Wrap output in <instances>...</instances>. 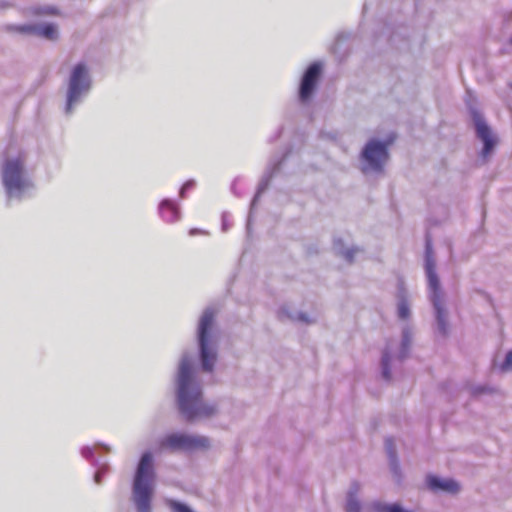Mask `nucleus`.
I'll return each mask as SVG.
<instances>
[{
  "label": "nucleus",
  "mask_w": 512,
  "mask_h": 512,
  "mask_svg": "<svg viewBox=\"0 0 512 512\" xmlns=\"http://www.w3.org/2000/svg\"><path fill=\"white\" fill-rule=\"evenodd\" d=\"M495 391H496L495 388H492V387H489L486 385H477L471 389V394H472V396L477 397V396H480L485 393L491 394Z\"/></svg>",
  "instance_id": "obj_30"
},
{
  "label": "nucleus",
  "mask_w": 512,
  "mask_h": 512,
  "mask_svg": "<svg viewBox=\"0 0 512 512\" xmlns=\"http://www.w3.org/2000/svg\"><path fill=\"white\" fill-rule=\"evenodd\" d=\"M19 31L25 34L41 36L48 40L58 37L57 26L53 23L25 24L19 27Z\"/></svg>",
  "instance_id": "obj_16"
},
{
  "label": "nucleus",
  "mask_w": 512,
  "mask_h": 512,
  "mask_svg": "<svg viewBox=\"0 0 512 512\" xmlns=\"http://www.w3.org/2000/svg\"><path fill=\"white\" fill-rule=\"evenodd\" d=\"M96 468V471L94 473V482L96 484H101L104 476L109 472L110 466L107 462H101L99 461L98 466H94Z\"/></svg>",
  "instance_id": "obj_24"
},
{
  "label": "nucleus",
  "mask_w": 512,
  "mask_h": 512,
  "mask_svg": "<svg viewBox=\"0 0 512 512\" xmlns=\"http://www.w3.org/2000/svg\"><path fill=\"white\" fill-rule=\"evenodd\" d=\"M386 42L391 48H395L399 51H405L409 49V40L407 38V27L399 25L392 27L390 25H384L380 33L375 35V44Z\"/></svg>",
  "instance_id": "obj_14"
},
{
  "label": "nucleus",
  "mask_w": 512,
  "mask_h": 512,
  "mask_svg": "<svg viewBox=\"0 0 512 512\" xmlns=\"http://www.w3.org/2000/svg\"><path fill=\"white\" fill-rule=\"evenodd\" d=\"M391 358L390 350L385 348L381 355V375L387 382L391 380Z\"/></svg>",
  "instance_id": "obj_22"
},
{
  "label": "nucleus",
  "mask_w": 512,
  "mask_h": 512,
  "mask_svg": "<svg viewBox=\"0 0 512 512\" xmlns=\"http://www.w3.org/2000/svg\"><path fill=\"white\" fill-rule=\"evenodd\" d=\"M323 66L319 61H314L305 69L299 83L298 99L306 104L312 99L322 75Z\"/></svg>",
  "instance_id": "obj_13"
},
{
  "label": "nucleus",
  "mask_w": 512,
  "mask_h": 512,
  "mask_svg": "<svg viewBox=\"0 0 512 512\" xmlns=\"http://www.w3.org/2000/svg\"><path fill=\"white\" fill-rule=\"evenodd\" d=\"M333 249L337 255L343 257L348 263L354 261V255L359 251L358 247L345 248L344 242L341 238H335L333 240Z\"/></svg>",
  "instance_id": "obj_20"
},
{
  "label": "nucleus",
  "mask_w": 512,
  "mask_h": 512,
  "mask_svg": "<svg viewBox=\"0 0 512 512\" xmlns=\"http://www.w3.org/2000/svg\"><path fill=\"white\" fill-rule=\"evenodd\" d=\"M158 214L165 223H176L181 219L180 204L170 198H164L158 204Z\"/></svg>",
  "instance_id": "obj_15"
},
{
  "label": "nucleus",
  "mask_w": 512,
  "mask_h": 512,
  "mask_svg": "<svg viewBox=\"0 0 512 512\" xmlns=\"http://www.w3.org/2000/svg\"><path fill=\"white\" fill-rule=\"evenodd\" d=\"M216 313L213 307H206L196 327L199 368L202 372L209 374L214 372L218 360Z\"/></svg>",
  "instance_id": "obj_2"
},
{
  "label": "nucleus",
  "mask_w": 512,
  "mask_h": 512,
  "mask_svg": "<svg viewBox=\"0 0 512 512\" xmlns=\"http://www.w3.org/2000/svg\"><path fill=\"white\" fill-rule=\"evenodd\" d=\"M349 36L350 35L348 33H340L336 39V46H340L341 42L344 40H347L349 38Z\"/></svg>",
  "instance_id": "obj_38"
},
{
  "label": "nucleus",
  "mask_w": 512,
  "mask_h": 512,
  "mask_svg": "<svg viewBox=\"0 0 512 512\" xmlns=\"http://www.w3.org/2000/svg\"><path fill=\"white\" fill-rule=\"evenodd\" d=\"M359 491H360L359 482L356 480L352 481L349 486V489L346 493V499H358Z\"/></svg>",
  "instance_id": "obj_31"
},
{
  "label": "nucleus",
  "mask_w": 512,
  "mask_h": 512,
  "mask_svg": "<svg viewBox=\"0 0 512 512\" xmlns=\"http://www.w3.org/2000/svg\"><path fill=\"white\" fill-rule=\"evenodd\" d=\"M425 274L428 282L429 299L435 313V331L442 337L448 335L447 311L443 303V292L440 286V280L436 272V263L433 257L432 242L430 237L426 236L425 241Z\"/></svg>",
  "instance_id": "obj_5"
},
{
  "label": "nucleus",
  "mask_w": 512,
  "mask_h": 512,
  "mask_svg": "<svg viewBox=\"0 0 512 512\" xmlns=\"http://www.w3.org/2000/svg\"><path fill=\"white\" fill-rule=\"evenodd\" d=\"M390 471L394 477V480L400 484L402 481V472L398 458L389 459Z\"/></svg>",
  "instance_id": "obj_27"
},
{
  "label": "nucleus",
  "mask_w": 512,
  "mask_h": 512,
  "mask_svg": "<svg viewBox=\"0 0 512 512\" xmlns=\"http://www.w3.org/2000/svg\"><path fill=\"white\" fill-rule=\"evenodd\" d=\"M282 131H283V128L282 127H279L275 133L273 135H271L269 138H268V142L269 143H274L275 141H277L281 135H282Z\"/></svg>",
  "instance_id": "obj_36"
},
{
  "label": "nucleus",
  "mask_w": 512,
  "mask_h": 512,
  "mask_svg": "<svg viewBox=\"0 0 512 512\" xmlns=\"http://www.w3.org/2000/svg\"><path fill=\"white\" fill-rule=\"evenodd\" d=\"M174 381L177 408L186 422L210 418L218 413L216 402L203 399V389L194 367L193 357L187 351L181 354Z\"/></svg>",
  "instance_id": "obj_1"
},
{
  "label": "nucleus",
  "mask_w": 512,
  "mask_h": 512,
  "mask_svg": "<svg viewBox=\"0 0 512 512\" xmlns=\"http://www.w3.org/2000/svg\"><path fill=\"white\" fill-rule=\"evenodd\" d=\"M464 103L473 123L475 135L483 145L480 156L485 159L493 153L498 139L496 135L493 134L492 128L487 123L483 113L479 109L477 96L471 90L466 91Z\"/></svg>",
  "instance_id": "obj_7"
},
{
  "label": "nucleus",
  "mask_w": 512,
  "mask_h": 512,
  "mask_svg": "<svg viewBox=\"0 0 512 512\" xmlns=\"http://www.w3.org/2000/svg\"><path fill=\"white\" fill-rule=\"evenodd\" d=\"M93 80L85 62L75 64L67 78L63 113L66 117L74 114L85 101L92 89Z\"/></svg>",
  "instance_id": "obj_6"
},
{
  "label": "nucleus",
  "mask_w": 512,
  "mask_h": 512,
  "mask_svg": "<svg viewBox=\"0 0 512 512\" xmlns=\"http://www.w3.org/2000/svg\"><path fill=\"white\" fill-rule=\"evenodd\" d=\"M416 1L418 2L419 0H416Z\"/></svg>",
  "instance_id": "obj_43"
},
{
  "label": "nucleus",
  "mask_w": 512,
  "mask_h": 512,
  "mask_svg": "<svg viewBox=\"0 0 512 512\" xmlns=\"http://www.w3.org/2000/svg\"><path fill=\"white\" fill-rule=\"evenodd\" d=\"M373 512H414L404 508L400 503H384L381 501H374L371 504Z\"/></svg>",
  "instance_id": "obj_21"
},
{
  "label": "nucleus",
  "mask_w": 512,
  "mask_h": 512,
  "mask_svg": "<svg viewBox=\"0 0 512 512\" xmlns=\"http://www.w3.org/2000/svg\"><path fill=\"white\" fill-rule=\"evenodd\" d=\"M96 447L99 448V449H102V450H104L106 452L110 451V447L107 444H105V443H100L99 442V443L96 444Z\"/></svg>",
  "instance_id": "obj_40"
},
{
  "label": "nucleus",
  "mask_w": 512,
  "mask_h": 512,
  "mask_svg": "<svg viewBox=\"0 0 512 512\" xmlns=\"http://www.w3.org/2000/svg\"><path fill=\"white\" fill-rule=\"evenodd\" d=\"M279 317L280 318L287 317V318L291 319L292 321H298V322L307 323V324L312 323V320L309 318V316L306 313H304V312L291 313L285 307L280 308Z\"/></svg>",
  "instance_id": "obj_23"
},
{
  "label": "nucleus",
  "mask_w": 512,
  "mask_h": 512,
  "mask_svg": "<svg viewBox=\"0 0 512 512\" xmlns=\"http://www.w3.org/2000/svg\"><path fill=\"white\" fill-rule=\"evenodd\" d=\"M239 179H240L239 177L235 178V179L233 180L232 184H231V192H232L236 197H241V196H242V194H241V193H239V192L237 191V187H236V183L238 182V180H239Z\"/></svg>",
  "instance_id": "obj_37"
},
{
  "label": "nucleus",
  "mask_w": 512,
  "mask_h": 512,
  "mask_svg": "<svg viewBox=\"0 0 512 512\" xmlns=\"http://www.w3.org/2000/svg\"><path fill=\"white\" fill-rule=\"evenodd\" d=\"M500 370L503 372L512 370V350L506 353L504 361L500 365Z\"/></svg>",
  "instance_id": "obj_34"
},
{
  "label": "nucleus",
  "mask_w": 512,
  "mask_h": 512,
  "mask_svg": "<svg viewBox=\"0 0 512 512\" xmlns=\"http://www.w3.org/2000/svg\"><path fill=\"white\" fill-rule=\"evenodd\" d=\"M290 153H291V147H288V148H286V150L284 151V153L282 154V156L280 158L273 156L269 160L267 167L259 181L256 193L250 203V209H249L247 222H246V230H247L248 234L250 233V230H251L253 213H254V210L256 208V205H257L261 195L266 191V189L268 188V186L270 184L272 177L274 176V174L277 171H279L282 163L288 158Z\"/></svg>",
  "instance_id": "obj_11"
},
{
  "label": "nucleus",
  "mask_w": 512,
  "mask_h": 512,
  "mask_svg": "<svg viewBox=\"0 0 512 512\" xmlns=\"http://www.w3.org/2000/svg\"><path fill=\"white\" fill-rule=\"evenodd\" d=\"M33 12L37 15H58L59 10L51 5H39L34 7Z\"/></svg>",
  "instance_id": "obj_28"
},
{
  "label": "nucleus",
  "mask_w": 512,
  "mask_h": 512,
  "mask_svg": "<svg viewBox=\"0 0 512 512\" xmlns=\"http://www.w3.org/2000/svg\"><path fill=\"white\" fill-rule=\"evenodd\" d=\"M385 451L389 459L398 458L395 441L392 437H386L384 441Z\"/></svg>",
  "instance_id": "obj_29"
},
{
  "label": "nucleus",
  "mask_w": 512,
  "mask_h": 512,
  "mask_svg": "<svg viewBox=\"0 0 512 512\" xmlns=\"http://www.w3.org/2000/svg\"><path fill=\"white\" fill-rule=\"evenodd\" d=\"M196 186V181L193 179L187 180L180 188L179 190V196L181 199H185L187 192L194 189Z\"/></svg>",
  "instance_id": "obj_33"
},
{
  "label": "nucleus",
  "mask_w": 512,
  "mask_h": 512,
  "mask_svg": "<svg viewBox=\"0 0 512 512\" xmlns=\"http://www.w3.org/2000/svg\"><path fill=\"white\" fill-rule=\"evenodd\" d=\"M510 43L512 44V35H511V38H510Z\"/></svg>",
  "instance_id": "obj_41"
},
{
  "label": "nucleus",
  "mask_w": 512,
  "mask_h": 512,
  "mask_svg": "<svg viewBox=\"0 0 512 512\" xmlns=\"http://www.w3.org/2000/svg\"><path fill=\"white\" fill-rule=\"evenodd\" d=\"M412 344V329L410 326L405 325L402 328L400 349L397 355L399 361L405 360L409 353Z\"/></svg>",
  "instance_id": "obj_19"
},
{
  "label": "nucleus",
  "mask_w": 512,
  "mask_h": 512,
  "mask_svg": "<svg viewBox=\"0 0 512 512\" xmlns=\"http://www.w3.org/2000/svg\"><path fill=\"white\" fill-rule=\"evenodd\" d=\"M426 484L431 491L438 492L444 491L451 494L459 492L460 485L454 479H443L436 475H428L426 477Z\"/></svg>",
  "instance_id": "obj_17"
},
{
  "label": "nucleus",
  "mask_w": 512,
  "mask_h": 512,
  "mask_svg": "<svg viewBox=\"0 0 512 512\" xmlns=\"http://www.w3.org/2000/svg\"><path fill=\"white\" fill-rule=\"evenodd\" d=\"M160 450L175 452H192L206 450L210 447V440L206 436L191 435L185 432H172L159 439Z\"/></svg>",
  "instance_id": "obj_10"
},
{
  "label": "nucleus",
  "mask_w": 512,
  "mask_h": 512,
  "mask_svg": "<svg viewBox=\"0 0 512 512\" xmlns=\"http://www.w3.org/2000/svg\"><path fill=\"white\" fill-rule=\"evenodd\" d=\"M231 215L228 212H223L221 216V229L223 232L228 231V229L232 226V222L230 221Z\"/></svg>",
  "instance_id": "obj_35"
},
{
  "label": "nucleus",
  "mask_w": 512,
  "mask_h": 512,
  "mask_svg": "<svg viewBox=\"0 0 512 512\" xmlns=\"http://www.w3.org/2000/svg\"><path fill=\"white\" fill-rule=\"evenodd\" d=\"M156 469L151 451H144L136 465L132 480L131 500L136 512H152Z\"/></svg>",
  "instance_id": "obj_3"
},
{
  "label": "nucleus",
  "mask_w": 512,
  "mask_h": 512,
  "mask_svg": "<svg viewBox=\"0 0 512 512\" xmlns=\"http://www.w3.org/2000/svg\"><path fill=\"white\" fill-rule=\"evenodd\" d=\"M323 66L319 61H314L305 69L299 83L298 99L306 104L312 99L322 75Z\"/></svg>",
  "instance_id": "obj_12"
},
{
  "label": "nucleus",
  "mask_w": 512,
  "mask_h": 512,
  "mask_svg": "<svg viewBox=\"0 0 512 512\" xmlns=\"http://www.w3.org/2000/svg\"><path fill=\"white\" fill-rule=\"evenodd\" d=\"M425 274L428 282L429 299L435 313V331L442 337L448 335L447 311L443 303V292L440 286V280L436 272V263L433 257L432 242L430 237L426 236L425 241Z\"/></svg>",
  "instance_id": "obj_4"
},
{
  "label": "nucleus",
  "mask_w": 512,
  "mask_h": 512,
  "mask_svg": "<svg viewBox=\"0 0 512 512\" xmlns=\"http://www.w3.org/2000/svg\"><path fill=\"white\" fill-rule=\"evenodd\" d=\"M166 504L172 512H194L187 504L178 500L168 499Z\"/></svg>",
  "instance_id": "obj_26"
},
{
  "label": "nucleus",
  "mask_w": 512,
  "mask_h": 512,
  "mask_svg": "<svg viewBox=\"0 0 512 512\" xmlns=\"http://www.w3.org/2000/svg\"><path fill=\"white\" fill-rule=\"evenodd\" d=\"M392 141V139L371 138L365 143L359 154V166L363 174L384 173L385 166L390 159L389 146Z\"/></svg>",
  "instance_id": "obj_9"
},
{
  "label": "nucleus",
  "mask_w": 512,
  "mask_h": 512,
  "mask_svg": "<svg viewBox=\"0 0 512 512\" xmlns=\"http://www.w3.org/2000/svg\"><path fill=\"white\" fill-rule=\"evenodd\" d=\"M510 87H511V89H512V83L510 84Z\"/></svg>",
  "instance_id": "obj_42"
},
{
  "label": "nucleus",
  "mask_w": 512,
  "mask_h": 512,
  "mask_svg": "<svg viewBox=\"0 0 512 512\" xmlns=\"http://www.w3.org/2000/svg\"><path fill=\"white\" fill-rule=\"evenodd\" d=\"M81 456L90 462L92 466L99 465V459L94 456V448L88 445L82 446L80 449Z\"/></svg>",
  "instance_id": "obj_25"
},
{
  "label": "nucleus",
  "mask_w": 512,
  "mask_h": 512,
  "mask_svg": "<svg viewBox=\"0 0 512 512\" xmlns=\"http://www.w3.org/2000/svg\"><path fill=\"white\" fill-rule=\"evenodd\" d=\"M397 317L400 320H408L411 316L409 293L405 287L404 281L399 279L397 283Z\"/></svg>",
  "instance_id": "obj_18"
},
{
  "label": "nucleus",
  "mask_w": 512,
  "mask_h": 512,
  "mask_svg": "<svg viewBox=\"0 0 512 512\" xmlns=\"http://www.w3.org/2000/svg\"><path fill=\"white\" fill-rule=\"evenodd\" d=\"M197 234H206V232L202 231V230H200L198 228H192V229L189 230V235L190 236H194V235H197Z\"/></svg>",
  "instance_id": "obj_39"
},
{
  "label": "nucleus",
  "mask_w": 512,
  "mask_h": 512,
  "mask_svg": "<svg viewBox=\"0 0 512 512\" xmlns=\"http://www.w3.org/2000/svg\"><path fill=\"white\" fill-rule=\"evenodd\" d=\"M345 512H361L359 499H346Z\"/></svg>",
  "instance_id": "obj_32"
},
{
  "label": "nucleus",
  "mask_w": 512,
  "mask_h": 512,
  "mask_svg": "<svg viewBox=\"0 0 512 512\" xmlns=\"http://www.w3.org/2000/svg\"><path fill=\"white\" fill-rule=\"evenodd\" d=\"M2 182L7 204L20 201L32 187V182L24 175V163L20 158L6 159L2 169Z\"/></svg>",
  "instance_id": "obj_8"
}]
</instances>
